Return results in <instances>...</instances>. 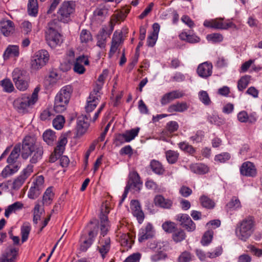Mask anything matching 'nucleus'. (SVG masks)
I'll use <instances>...</instances> for the list:
<instances>
[{
  "instance_id": "nucleus-36",
  "label": "nucleus",
  "mask_w": 262,
  "mask_h": 262,
  "mask_svg": "<svg viewBox=\"0 0 262 262\" xmlns=\"http://www.w3.org/2000/svg\"><path fill=\"white\" fill-rule=\"evenodd\" d=\"M179 156V153L174 150H169L165 152L167 161L169 164L175 163L178 160Z\"/></svg>"
},
{
  "instance_id": "nucleus-4",
  "label": "nucleus",
  "mask_w": 262,
  "mask_h": 262,
  "mask_svg": "<svg viewBox=\"0 0 262 262\" xmlns=\"http://www.w3.org/2000/svg\"><path fill=\"white\" fill-rule=\"evenodd\" d=\"M73 89L71 85L63 86L57 94L55 99L54 110L57 113L63 112L69 103Z\"/></svg>"
},
{
  "instance_id": "nucleus-42",
  "label": "nucleus",
  "mask_w": 262,
  "mask_h": 262,
  "mask_svg": "<svg viewBox=\"0 0 262 262\" xmlns=\"http://www.w3.org/2000/svg\"><path fill=\"white\" fill-rule=\"evenodd\" d=\"M65 120L63 116L57 115L53 120V126L56 129H61L64 124Z\"/></svg>"
},
{
  "instance_id": "nucleus-16",
  "label": "nucleus",
  "mask_w": 262,
  "mask_h": 262,
  "mask_svg": "<svg viewBox=\"0 0 262 262\" xmlns=\"http://www.w3.org/2000/svg\"><path fill=\"white\" fill-rule=\"evenodd\" d=\"M89 61L88 58L83 55L79 56L76 58L74 62L73 70L75 73L82 74L85 71L84 65H88Z\"/></svg>"
},
{
  "instance_id": "nucleus-33",
  "label": "nucleus",
  "mask_w": 262,
  "mask_h": 262,
  "mask_svg": "<svg viewBox=\"0 0 262 262\" xmlns=\"http://www.w3.org/2000/svg\"><path fill=\"white\" fill-rule=\"evenodd\" d=\"M179 37L181 39L191 43L199 42L200 40L198 36L194 35H190L186 32L181 33L179 35Z\"/></svg>"
},
{
  "instance_id": "nucleus-27",
  "label": "nucleus",
  "mask_w": 262,
  "mask_h": 262,
  "mask_svg": "<svg viewBox=\"0 0 262 262\" xmlns=\"http://www.w3.org/2000/svg\"><path fill=\"white\" fill-rule=\"evenodd\" d=\"M12 76L13 82H16L19 80L23 79H28V75L27 72L26 71L19 69L18 68H15L12 73Z\"/></svg>"
},
{
  "instance_id": "nucleus-11",
  "label": "nucleus",
  "mask_w": 262,
  "mask_h": 262,
  "mask_svg": "<svg viewBox=\"0 0 262 262\" xmlns=\"http://www.w3.org/2000/svg\"><path fill=\"white\" fill-rule=\"evenodd\" d=\"M204 26L206 27L222 30H226L229 28L235 27V25L232 22L224 23L222 20L220 19H215L210 20H206L204 22Z\"/></svg>"
},
{
  "instance_id": "nucleus-25",
  "label": "nucleus",
  "mask_w": 262,
  "mask_h": 262,
  "mask_svg": "<svg viewBox=\"0 0 262 262\" xmlns=\"http://www.w3.org/2000/svg\"><path fill=\"white\" fill-rule=\"evenodd\" d=\"M101 235L103 237L110 229V224L107 216L101 212L100 214Z\"/></svg>"
},
{
  "instance_id": "nucleus-38",
  "label": "nucleus",
  "mask_w": 262,
  "mask_h": 262,
  "mask_svg": "<svg viewBox=\"0 0 262 262\" xmlns=\"http://www.w3.org/2000/svg\"><path fill=\"white\" fill-rule=\"evenodd\" d=\"M140 130L139 127L133 128L130 130L125 131L124 134L126 138V142H129L137 136Z\"/></svg>"
},
{
  "instance_id": "nucleus-29",
  "label": "nucleus",
  "mask_w": 262,
  "mask_h": 262,
  "mask_svg": "<svg viewBox=\"0 0 262 262\" xmlns=\"http://www.w3.org/2000/svg\"><path fill=\"white\" fill-rule=\"evenodd\" d=\"M188 108L186 102L177 103L170 105L168 108V112L170 113L173 112H183Z\"/></svg>"
},
{
  "instance_id": "nucleus-48",
  "label": "nucleus",
  "mask_w": 262,
  "mask_h": 262,
  "mask_svg": "<svg viewBox=\"0 0 262 262\" xmlns=\"http://www.w3.org/2000/svg\"><path fill=\"white\" fill-rule=\"evenodd\" d=\"M54 194L52 192V187L48 188L45 191L43 196V203L46 204H50L53 199Z\"/></svg>"
},
{
  "instance_id": "nucleus-63",
  "label": "nucleus",
  "mask_w": 262,
  "mask_h": 262,
  "mask_svg": "<svg viewBox=\"0 0 262 262\" xmlns=\"http://www.w3.org/2000/svg\"><path fill=\"white\" fill-rule=\"evenodd\" d=\"M158 39V36L155 35H153L150 34L147 37V45L148 47H152L155 46L157 40Z\"/></svg>"
},
{
  "instance_id": "nucleus-9",
  "label": "nucleus",
  "mask_w": 262,
  "mask_h": 262,
  "mask_svg": "<svg viewBox=\"0 0 262 262\" xmlns=\"http://www.w3.org/2000/svg\"><path fill=\"white\" fill-rule=\"evenodd\" d=\"M29 97V95L23 94L16 99L13 102L14 108L20 113H25L35 104Z\"/></svg>"
},
{
  "instance_id": "nucleus-22",
  "label": "nucleus",
  "mask_w": 262,
  "mask_h": 262,
  "mask_svg": "<svg viewBox=\"0 0 262 262\" xmlns=\"http://www.w3.org/2000/svg\"><path fill=\"white\" fill-rule=\"evenodd\" d=\"M154 202L156 206L164 209H170L172 206V201L165 199L162 195H157L155 197Z\"/></svg>"
},
{
  "instance_id": "nucleus-43",
  "label": "nucleus",
  "mask_w": 262,
  "mask_h": 262,
  "mask_svg": "<svg viewBox=\"0 0 262 262\" xmlns=\"http://www.w3.org/2000/svg\"><path fill=\"white\" fill-rule=\"evenodd\" d=\"M186 234L182 229L175 230L173 232L172 239L176 242H180L185 238Z\"/></svg>"
},
{
  "instance_id": "nucleus-14",
  "label": "nucleus",
  "mask_w": 262,
  "mask_h": 262,
  "mask_svg": "<svg viewBox=\"0 0 262 262\" xmlns=\"http://www.w3.org/2000/svg\"><path fill=\"white\" fill-rule=\"evenodd\" d=\"M128 178L126 186L134 189L136 191H139L142 187V183L137 172L136 171L130 172Z\"/></svg>"
},
{
  "instance_id": "nucleus-5",
  "label": "nucleus",
  "mask_w": 262,
  "mask_h": 262,
  "mask_svg": "<svg viewBox=\"0 0 262 262\" xmlns=\"http://www.w3.org/2000/svg\"><path fill=\"white\" fill-rule=\"evenodd\" d=\"M46 38L48 45L52 48H54L62 43V36L57 31L56 25L54 21L50 22L48 24Z\"/></svg>"
},
{
  "instance_id": "nucleus-59",
  "label": "nucleus",
  "mask_w": 262,
  "mask_h": 262,
  "mask_svg": "<svg viewBox=\"0 0 262 262\" xmlns=\"http://www.w3.org/2000/svg\"><path fill=\"white\" fill-rule=\"evenodd\" d=\"M179 127L178 123L176 121H170L167 124L166 128L170 133H173L177 130Z\"/></svg>"
},
{
  "instance_id": "nucleus-1",
  "label": "nucleus",
  "mask_w": 262,
  "mask_h": 262,
  "mask_svg": "<svg viewBox=\"0 0 262 262\" xmlns=\"http://www.w3.org/2000/svg\"><path fill=\"white\" fill-rule=\"evenodd\" d=\"M21 146L23 159L26 160L30 157L31 164H36L41 159L43 154V147L35 144L34 139L31 137H25Z\"/></svg>"
},
{
  "instance_id": "nucleus-58",
  "label": "nucleus",
  "mask_w": 262,
  "mask_h": 262,
  "mask_svg": "<svg viewBox=\"0 0 262 262\" xmlns=\"http://www.w3.org/2000/svg\"><path fill=\"white\" fill-rule=\"evenodd\" d=\"M191 260V254L187 251L182 252L178 258L179 262H189Z\"/></svg>"
},
{
  "instance_id": "nucleus-50",
  "label": "nucleus",
  "mask_w": 262,
  "mask_h": 262,
  "mask_svg": "<svg viewBox=\"0 0 262 262\" xmlns=\"http://www.w3.org/2000/svg\"><path fill=\"white\" fill-rule=\"evenodd\" d=\"M226 206L230 209H236L241 207V204L239 199L235 196H233Z\"/></svg>"
},
{
  "instance_id": "nucleus-6",
  "label": "nucleus",
  "mask_w": 262,
  "mask_h": 262,
  "mask_svg": "<svg viewBox=\"0 0 262 262\" xmlns=\"http://www.w3.org/2000/svg\"><path fill=\"white\" fill-rule=\"evenodd\" d=\"M75 5L73 2L65 1L60 6L57 13L58 20L64 23H68L75 12Z\"/></svg>"
},
{
  "instance_id": "nucleus-37",
  "label": "nucleus",
  "mask_w": 262,
  "mask_h": 262,
  "mask_svg": "<svg viewBox=\"0 0 262 262\" xmlns=\"http://www.w3.org/2000/svg\"><path fill=\"white\" fill-rule=\"evenodd\" d=\"M150 166L152 170L156 174H162L164 172V169L162 164L158 161L152 160Z\"/></svg>"
},
{
  "instance_id": "nucleus-30",
  "label": "nucleus",
  "mask_w": 262,
  "mask_h": 262,
  "mask_svg": "<svg viewBox=\"0 0 262 262\" xmlns=\"http://www.w3.org/2000/svg\"><path fill=\"white\" fill-rule=\"evenodd\" d=\"M107 33L105 29L102 28L97 35V46L100 48H104L106 46Z\"/></svg>"
},
{
  "instance_id": "nucleus-57",
  "label": "nucleus",
  "mask_w": 262,
  "mask_h": 262,
  "mask_svg": "<svg viewBox=\"0 0 262 262\" xmlns=\"http://www.w3.org/2000/svg\"><path fill=\"white\" fill-rule=\"evenodd\" d=\"M230 158V155L229 153L223 152L222 154L216 155L215 157V160L221 163H224L226 161L229 160Z\"/></svg>"
},
{
  "instance_id": "nucleus-13",
  "label": "nucleus",
  "mask_w": 262,
  "mask_h": 262,
  "mask_svg": "<svg viewBox=\"0 0 262 262\" xmlns=\"http://www.w3.org/2000/svg\"><path fill=\"white\" fill-rule=\"evenodd\" d=\"M177 220L180 222L181 225L188 232L193 231L195 229V224L188 215L180 214L177 216Z\"/></svg>"
},
{
  "instance_id": "nucleus-8",
  "label": "nucleus",
  "mask_w": 262,
  "mask_h": 262,
  "mask_svg": "<svg viewBox=\"0 0 262 262\" xmlns=\"http://www.w3.org/2000/svg\"><path fill=\"white\" fill-rule=\"evenodd\" d=\"M49 54L46 50H40L34 54L31 61V67L33 70H38L48 62Z\"/></svg>"
},
{
  "instance_id": "nucleus-18",
  "label": "nucleus",
  "mask_w": 262,
  "mask_h": 262,
  "mask_svg": "<svg viewBox=\"0 0 262 262\" xmlns=\"http://www.w3.org/2000/svg\"><path fill=\"white\" fill-rule=\"evenodd\" d=\"M212 65L208 62H204L199 65L197 73L201 77L206 78L212 74Z\"/></svg>"
},
{
  "instance_id": "nucleus-64",
  "label": "nucleus",
  "mask_w": 262,
  "mask_h": 262,
  "mask_svg": "<svg viewBox=\"0 0 262 262\" xmlns=\"http://www.w3.org/2000/svg\"><path fill=\"white\" fill-rule=\"evenodd\" d=\"M208 121L211 124H216L217 125H220V124L223 123L224 121H220V118L216 115H212L208 117Z\"/></svg>"
},
{
  "instance_id": "nucleus-19",
  "label": "nucleus",
  "mask_w": 262,
  "mask_h": 262,
  "mask_svg": "<svg viewBox=\"0 0 262 262\" xmlns=\"http://www.w3.org/2000/svg\"><path fill=\"white\" fill-rule=\"evenodd\" d=\"M88 120V117L86 115H81L78 117L77 122V131L78 134L82 135L86 132L89 126V123Z\"/></svg>"
},
{
  "instance_id": "nucleus-61",
  "label": "nucleus",
  "mask_w": 262,
  "mask_h": 262,
  "mask_svg": "<svg viewBox=\"0 0 262 262\" xmlns=\"http://www.w3.org/2000/svg\"><path fill=\"white\" fill-rule=\"evenodd\" d=\"M247 248L253 255L257 257H260L262 255V250L256 248L253 245H249Z\"/></svg>"
},
{
  "instance_id": "nucleus-40",
  "label": "nucleus",
  "mask_w": 262,
  "mask_h": 262,
  "mask_svg": "<svg viewBox=\"0 0 262 262\" xmlns=\"http://www.w3.org/2000/svg\"><path fill=\"white\" fill-rule=\"evenodd\" d=\"M250 80V76L246 75L243 76L238 81L237 87L240 91L245 89L249 83Z\"/></svg>"
},
{
  "instance_id": "nucleus-55",
  "label": "nucleus",
  "mask_w": 262,
  "mask_h": 262,
  "mask_svg": "<svg viewBox=\"0 0 262 262\" xmlns=\"http://www.w3.org/2000/svg\"><path fill=\"white\" fill-rule=\"evenodd\" d=\"M41 190L37 188L36 187L31 186L28 193V196L31 199H35L40 194Z\"/></svg>"
},
{
  "instance_id": "nucleus-12",
  "label": "nucleus",
  "mask_w": 262,
  "mask_h": 262,
  "mask_svg": "<svg viewBox=\"0 0 262 262\" xmlns=\"http://www.w3.org/2000/svg\"><path fill=\"white\" fill-rule=\"evenodd\" d=\"M33 166L29 165L23 170L22 173L19 176L13 183L12 188L14 189H18L25 182V180L33 172Z\"/></svg>"
},
{
  "instance_id": "nucleus-3",
  "label": "nucleus",
  "mask_w": 262,
  "mask_h": 262,
  "mask_svg": "<svg viewBox=\"0 0 262 262\" xmlns=\"http://www.w3.org/2000/svg\"><path fill=\"white\" fill-rule=\"evenodd\" d=\"M20 149L21 145L20 144H17L14 147L7 159V163L8 165L2 172L1 174L3 178H7L18 170L19 166L17 159L20 155Z\"/></svg>"
},
{
  "instance_id": "nucleus-15",
  "label": "nucleus",
  "mask_w": 262,
  "mask_h": 262,
  "mask_svg": "<svg viewBox=\"0 0 262 262\" xmlns=\"http://www.w3.org/2000/svg\"><path fill=\"white\" fill-rule=\"evenodd\" d=\"M123 41L122 33L115 32L113 36L111 48L108 53L109 58L112 57L120 45L123 43Z\"/></svg>"
},
{
  "instance_id": "nucleus-60",
  "label": "nucleus",
  "mask_w": 262,
  "mask_h": 262,
  "mask_svg": "<svg viewBox=\"0 0 262 262\" xmlns=\"http://www.w3.org/2000/svg\"><path fill=\"white\" fill-rule=\"evenodd\" d=\"M44 183V178L42 176H39L36 177L35 181L33 182V186L37 188L42 190Z\"/></svg>"
},
{
  "instance_id": "nucleus-44",
  "label": "nucleus",
  "mask_w": 262,
  "mask_h": 262,
  "mask_svg": "<svg viewBox=\"0 0 262 262\" xmlns=\"http://www.w3.org/2000/svg\"><path fill=\"white\" fill-rule=\"evenodd\" d=\"M18 249L17 248L9 247L2 254L7 256L9 258H13L14 257V260L16 261L18 255Z\"/></svg>"
},
{
  "instance_id": "nucleus-62",
  "label": "nucleus",
  "mask_w": 262,
  "mask_h": 262,
  "mask_svg": "<svg viewBox=\"0 0 262 262\" xmlns=\"http://www.w3.org/2000/svg\"><path fill=\"white\" fill-rule=\"evenodd\" d=\"M140 257V254L138 253H134L128 256L124 262H139Z\"/></svg>"
},
{
  "instance_id": "nucleus-56",
  "label": "nucleus",
  "mask_w": 262,
  "mask_h": 262,
  "mask_svg": "<svg viewBox=\"0 0 262 262\" xmlns=\"http://www.w3.org/2000/svg\"><path fill=\"white\" fill-rule=\"evenodd\" d=\"M108 75V71L106 70H103L102 74H100L98 78V83H96V86L94 88V89H97L98 88V86L101 85V89H102L104 81L107 76Z\"/></svg>"
},
{
  "instance_id": "nucleus-31",
  "label": "nucleus",
  "mask_w": 262,
  "mask_h": 262,
  "mask_svg": "<svg viewBox=\"0 0 262 262\" xmlns=\"http://www.w3.org/2000/svg\"><path fill=\"white\" fill-rule=\"evenodd\" d=\"M23 207V204L20 202H16L14 203L13 204L9 205L5 210V216L6 217H9L10 214L21 209Z\"/></svg>"
},
{
  "instance_id": "nucleus-23",
  "label": "nucleus",
  "mask_w": 262,
  "mask_h": 262,
  "mask_svg": "<svg viewBox=\"0 0 262 262\" xmlns=\"http://www.w3.org/2000/svg\"><path fill=\"white\" fill-rule=\"evenodd\" d=\"M110 243L109 237L100 238L99 241L100 246H98V249L103 258L105 257L106 254L110 249Z\"/></svg>"
},
{
  "instance_id": "nucleus-7",
  "label": "nucleus",
  "mask_w": 262,
  "mask_h": 262,
  "mask_svg": "<svg viewBox=\"0 0 262 262\" xmlns=\"http://www.w3.org/2000/svg\"><path fill=\"white\" fill-rule=\"evenodd\" d=\"M87 228L89 230V238L83 240L81 244L80 249L82 251H85L92 244L94 238L97 235L99 229V223L96 220L91 221L87 226Z\"/></svg>"
},
{
  "instance_id": "nucleus-28",
  "label": "nucleus",
  "mask_w": 262,
  "mask_h": 262,
  "mask_svg": "<svg viewBox=\"0 0 262 262\" xmlns=\"http://www.w3.org/2000/svg\"><path fill=\"white\" fill-rule=\"evenodd\" d=\"M190 168L194 173L197 174H204L208 172V167L202 163L193 164L190 166Z\"/></svg>"
},
{
  "instance_id": "nucleus-52",
  "label": "nucleus",
  "mask_w": 262,
  "mask_h": 262,
  "mask_svg": "<svg viewBox=\"0 0 262 262\" xmlns=\"http://www.w3.org/2000/svg\"><path fill=\"white\" fill-rule=\"evenodd\" d=\"M200 101L206 105H209L211 101L206 91H201L199 93Z\"/></svg>"
},
{
  "instance_id": "nucleus-53",
  "label": "nucleus",
  "mask_w": 262,
  "mask_h": 262,
  "mask_svg": "<svg viewBox=\"0 0 262 262\" xmlns=\"http://www.w3.org/2000/svg\"><path fill=\"white\" fill-rule=\"evenodd\" d=\"M15 85L16 88L22 91H24L26 90L29 86V78L28 79H23L22 80H19L18 81L15 82Z\"/></svg>"
},
{
  "instance_id": "nucleus-26",
  "label": "nucleus",
  "mask_w": 262,
  "mask_h": 262,
  "mask_svg": "<svg viewBox=\"0 0 262 262\" xmlns=\"http://www.w3.org/2000/svg\"><path fill=\"white\" fill-rule=\"evenodd\" d=\"M19 54V47L16 45H9L4 53V58L8 59L9 57H18Z\"/></svg>"
},
{
  "instance_id": "nucleus-45",
  "label": "nucleus",
  "mask_w": 262,
  "mask_h": 262,
  "mask_svg": "<svg viewBox=\"0 0 262 262\" xmlns=\"http://www.w3.org/2000/svg\"><path fill=\"white\" fill-rule=\"evenodd\" d=\"M80 39L82 43H88L92 40V36L90 32L87 30L83 29L80 34Z\"/></svg>"
},
{
  "instance_id": "nucleus-17",
  "label": "nucleus",
  "mask_w": 262,
  "mask_h": 262,
  "mask_svg": "<svg viewBox=\"0 0 262 262\" xmlns=\"http://www.w3.org/2000/svg\"><path fill=\"white\" fill-rule=\"evenodd\" d=\"M240 171L242 175L246 177H255L257 174L255 165L250 162H244L240 168Z\"/></svg>"
},
{
  "instance_id": "nucleus-32",
  "label": "nucleus",
  "mask_w": 262,
  "mask_h": 262,
  "mask_svg": "<svg viewBox=\"0 0 262 262\" xmlns=\"http://www.w3.org/2000/svg\"><path fill=\"white\" fill-rule=\"evenodd\" d=\"M67 138L66 137H61L55 147L54 152L57 154V156H61L64 150V146L67 143Z\"/></svg>"
},
{
  "instance_id": "nucleus-2",
  "label": "nucleus",
  "mask_w": 262,
  "mask_h": 262,
  "mask_svg": "<svg viewBox=\"0 0 262 262\" xmlns=\"http://www.w3.org/2000/svg\"><path fill=\"white\" fill-rule=\"evenodd\" d=\"M254 221L249 216L239 222L235 228V235L240 240L246 242L254 231Z\"/></svg>"
},
{
  "instance_id": "nucleus-34",
  "label": "nucleus",
  "mask_w": 262,
  "mask_h": 262,
  "mask_svg": "<svg viewBox=\"0 0 262 262\" xmlns=\"http://www.w3.org/2000/svg\"><path fill=\"white\" fill-rule=\"evenodd\" d=\"M38 3L37 0H29L28 12L30 15L35 16L38 12Z\"/></svg>"
},
{
  "instance_id": "nucleus-24",
  "label": "nucleus",
  "mask_w": 262,
  "mask_h": 262,
  "mask_svg": "<svg viewBox=\"0 0 262 262\" xmlns=\"http://www.w3.org/2000/svg\"><path fill=\"white\" fill-rule=\"evenodd\" d=\"M108 9L103 5L99 6L93 12V16L95 19L103 21L107 15Z\"/></svg>"
},
{
  "instance_id": "nucleus-39",
  "label": "nucleus",
  "mask_w": 262,
  "mask_h": 262,
  "mask_svg": "<svg viewBox=\"0 0 262 262\" xmlns=\"http://www.w3.org/2000/svg\"><path fill=\"white\" fill-rule=\"evenodd\" d=\"M200 200L201 205L205 208L212 209L214 207V202L207 196L203 195L201 196Z\"/></svg>"
},
{
  "instance_id": "nucleus-21",
  "label": "nucleus",
  "mask_w": 262,
  "mask_h": 262,
  "mask_svg": "<svg viewBox=\"0 0 262 262\" xmlns=\"http://www.w3.org/2000/svg\"><path fill=\"white\" fill-rule=\"evenodd\" d=\"M0 30L4 36H9L14 31V23L10 20H3L0 21Z\"/></svg>"
},
{
  "instance_id": "nucleus-49",
  "label": "nucleus",
  "mask_w": 262,
  "mask_h": 262,
  "mask_svg": "<svg viewBox=\"0 0 262 262\" xmlns=\"http://www.w3.org/2000/svg\"><path fill=\"white\" fill-rule=\"evenodd\" d=\"M1 85L5 92L10 93L14 90V86L11 80L5 79L1 81Z\"/></svg>"
},
{
  "instance_id": "nucleus-51",
  "label": "nucleus",
  "mask_w": 262,
  "mask_h": 262,
  "mask_svg": "<svg viewBox=\"0 0 262 262\" xmlns=\"http://www.w3.org/2000/svg\"><path fill=\"white\" fill-rule=\"evenodd\" d=\"M120 242L122 246L129 248L131 247L130 236L127 234H122L120 237Z\"/></svg>"
},
{
  "instance_id": "nucleus-10",
  "label": "nucleus",
  "mask_w": 262,
  "mask_h": 262,
  "mask_svg": "<svg viewBox=\"0 0 262 262\" xmlns=\"http://www.w3.org/2000/svg\"><path fill=\"white\" fill-rule=\"evenodd\" d=\"M101 90V85L97 89H94L90 93L87 100V104L85 107L86 113H90L93 111L97 106L100 101V96L99 94Z\"/></svg>"
},
{
  "instance_id": "nucleus-41",
  "label": "nucleus",
  "mask_w": 262,
  "mask_h": 262,
  "mask_svg": "<svg viewBox=\"0 0 262 262\" xmlns=\"http://www.w3.org/2000/svg\"><path fill=\"white\" fill-rule=\"evenodd\" d=\"M31 231V226L29 224H24L21 228V242H26L28 238L30 232Z\"/></svg>"
},
{
  "instance_id": "nucleus-54",
  "label": "nucleus",
  "mask_w": 262,
  "mask_h": 262,
  "mask_svg": "<svg viewBox=\"0 0 262 262\" xmlns=\"http://www.w3.org/2000/svg\"><path fill=\"white\" fill-rule=\"evenodd\" d=\"M206 38L209 41L216 43L221 42L223 39V37L220 33H212L207 35Z\"/></svg>"
},
{
  "instance_id": "nucleus-35",
  "label": "nucleus",
  "mask_w": 262,
  "mask_h": 262,
  "mask_svg": "<svg viewBox=\"0 0 262 262\" xmlns=\"http://www.w3.org/2000/svg\"><path fill=\"white\" fill-rule=\"evenodd\" d=\"M43 139L48 145L53 144L56 137L54 132L51 130H46L43 134Z\"/></svg>"
},
{
  "instance_id": "nucleus-20",
  "label": "nucleus",
  "mask_w": 262,
  "mask_h": 262,
  "mask_svg": "<svg viewBox=\"0 0 262 262\" xmlns=\"http://www.w3.org/2000/svg\"><path fill=\"white\" fill-rule=\"evenodd\" d=\"M183 96V94L181 92L177 90L172 91L164 94L161 98L160 102L162 105H165L174 99L181 98Z\"/></svg>"
},
{
  "instance_id": "nucleus-46",
  "label": "nucleus",
  "mask_w": 262,
  "mask_h": 262,
  "mask_svg": "<svg viewBox=\"0 0 262 262\" xmlns=\"http://www.w3.org/2000/svg\"><path fill=\"white\" fill-rule=\"evenodd\" d=\"M213 232L212 230H208L204 234L201 243L204 246H206L211 243L213 238Z\"/></svg>"
},
{
  "instance_id": "nucleus-47",
  "label": "nucleus",
  "mask_w": 262,
  "mask_h": 262,
  "mask_svg": "<svg viewBox=\"0 0 262 262\" xmlns=\"http://www.w3.org/2000/svg\"><path fill=\"white\" fill-rule=\"evenodd\" d=\"M162 228L167 233H173L177 229L176 224L170 221L164 222L162 224Z\"/></svg>"
}]
</instances>
